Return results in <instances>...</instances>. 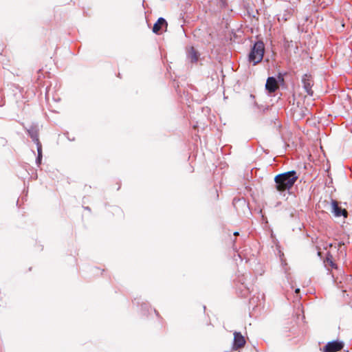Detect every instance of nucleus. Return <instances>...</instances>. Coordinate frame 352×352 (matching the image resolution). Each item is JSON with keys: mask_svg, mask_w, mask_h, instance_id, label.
<instances>
[{"mask_svg": "<svg viewBox=\"0 0 352 352\" xmlns=\"http://www.w3.org/2000/svg\"><path fill=\"white\" fill-rule=\"evenodd\" d=\"M36 147H37L38 155L36 159V162L37 165L39 166L41 164L42 157H43V155H42V144H39L38 146H36Z\"/></svg>", "mask_w": 352, "mask_h": 352, "instance_id": "obj_11", "label": "nucleus"}, {"mask_svg": "<svg viewBox=\"0 0 352 352\" xmlns=\"http://www.w3.org/2000/svg\"><path fill=\"white\" fill-rule=\"evenodd\" d=\"M295 292L296 294L299 293L300 292V289L299 288L296 289Z\"/></svg>", "mask_w": 352, "mask_h": 352, "instance_id": "obj_15", "label": "nucleus"}, {"mask_svg": "<svg viewBox=\"0 0 352 352\" xmlns=\"http://www.w3.org/2000/svg\"><path fill=\"white\" fill-rule=\"evenodd\" d=\"M239 234V233L238 232H234V236H238Z\"/></svg>", "mask_w": 352, "mask_h": 352, "instance_id": "obj_16", "label": "nucleus"}, {"mask_svg": "<svg viewBox=\"0 0 352 352\" xmlns=\"http://www.w3.org/2000/svg\"><path fill=\"white\" fill-rule=\"evenodd\" d=\"M278 79L279 81H281V82L284 81L283 77V76L280 74H278Z\"/></svg>", "mask_w": 352, "mask_h": 352, "instance_id": "obj_14", "label": "nucleus"}, {"mask_svg": "<svg viewBox=\"0 0 352 352\" xmlns=\"http://www.w3.org/2000/svg\"><path fill=\"white\" fill-rule=\"evenodd\" d=\"M217 5L219 8H225L227 6L226 0H217Z\"/></svg>", "mask_w": 352, "mask_h": 352, "instance_id": "obj_12", "label": "nucleus"}, {"mask_svg": "<svg viewBox=\"0 0 352 352\" xmlns=\"http://www.w3.org/2000/svg\"><path fill=\"white\" fill-rule=\"evenodd\" d=\"M302 83L303 89H305L307 95L312 96L314 94V91L312 90L314 81L311 78V76L308 74H305L302 78Z\"/></svg>", "mask_w": 352, "mask_h": 352, "instance_id": "obj_4", "label": "nucleus"}, {"mask_svg": "<svg viewBox=\"0 0 352 352\" xmlns=\"http://www.w3.org/2000/svg\"><path fill=\"white\" fill-rule=\"evenodd\" d=\"M298 179L295 170H291L277 175L274 178L276 189L279 192L289 190Z\"/></svg>", "mask_w": 352, "mask_h": 352, "instance_id": "obj_1", "label": "nucleus"}, {"mask_svg": "<svg viewBox=\"0 0 352 352\" xmlns=\"http://www.w3.org/2000/svg\"><path fill=\"white\" fill-rule=\"evenodd\" d=\"M331 212L336 217L341 216L346 217L348 214L347 211L339 206L338 202L333 199L331 200Z\"/></svg>", "mask_w": 352, "mask_h": 352, "instance_id": "obj_5", "label": "nucleus"}, {"mask_svg": "<svg viewBox=\"0 0 352 352\" xmlns=\"http://www.w3.org/2000/svg\"><path fill=\"white\" fill-rule=\"evenodd\" d=\"M344 347V342L339 340H333L327 342L323 348V352H337Z\"/></svg>", "mask_w": 352, "mask_h": 352, "instance_id": "obj_3", "label": "nucleus"}, {"mask_svg": "<svg viewBox=\"0 0 352 352\" xmlns=\"http://www.w3.org/2000/svg\"><path fill=\"white\" fill-rule=\"evenodd\" d=\"M254 300V298H252L251 300H250V303H252V302Z\"/></svg>", "mask_w": 352, "mask_h": 352, "instance_id": "obj_17", "label": "nucleus"}, {"mask_svg": "<svg viewBox=\"0 0 352 352\" xmlns=\"http://www.w3.org/2000/svg\"><path fill=\"white\" fill-rule=\"evenodd\" d=\"M264 52V43L262 41H256L251 48L250 52L248 55L249 61L252 63L253 65H256L263 60Z\"/></svg>", "mask_w": 352, "mask_h": 352, "instance_id": "obj_2", "label": "nucleus"}, {"mask_svg": "<svg viewBox=\"0 0 352 352\" xmlns=\"http://www.w3.org/2000/svg\"><path fill=\"white\" fill-rule=\"evenodd\" d=\"M265 88L270 93H274L278 88V80L273 76L268 77L265 84Z\"/></svg>", "mask_w": 352, "mask_h": 352, "instance_id": "obj_7", "label": "nucleus"}, {"mask_svg": "<svg viewBox=\"0 0 352 352\" xmlns=\"http://www.w3.org/2000/svg\"><path fill=\"white\" fill-rule=\"evenodd\" d=\"M327 261L330 264L332 267H336L335 263L328 256L327 257Z\"/></svg>", "mask_w": 352, "mask_h": 352, "instance_id": "obj_13", "label": "nucleus"}, {"mask_svg": "<svg viewBox=\"0 0 352 352\" xmlns=\"http://www.w3.org/2000/svg\"><path fill=\"white\" fill-rule=\"evenodd\" d=\"M245 344V340L244 337L239 332H235L234 333V342H233V349L236 350L243 347Z\"/></svg>", "mask_w": 352, "mask_h": 352, "instance_id": "obj_8", "label": "nucleus"}, {"mask_svg": "<svg viewBox=\"0 0 352 352\" xmlns=\"http://www.w3.org/2000/svg\"><path fill=\"white\" fill-rule=\"evenodd\" d=\"M163 26H167L166 21L164 18H159L153 25V32L158 34L162 29Z\"/></svg>", "mask_w": 352, "mask_h": 352, "instance_id": "obj_10", "label": "nucleus"}, {"mask_svg": "<svg viewBox=\"0 0 352 352\" xmlns=\"http://www.w3.org/2000/svg\"><path fill=\"white\" fill-rule=\"evenodd\" d=\"M199 54L193 47H190L187 50V58L190 60L191 63H196L198 61Z\"/></svg>", "mask_w": 352, "mask_h": 352, "instance_id": "obj_9", "label": "nucleus"}, {"mask_svg": "<svg viewBox=\"0 0 352 352\" xmlns=\"http://www.w3.org/2000/svg\"><path fill=\"white\" fill-rule=\"evenodd\" d=\"M28 135L32 140V141L36 144V146H38L39 144H41V142L38 139V126L36 124H32L30 128L25 129Z\"/></svg>", "mask_w": 352, "mask_h": 352, "instance_id": "obj_6", "label": "nucleus"}]
</instances>
